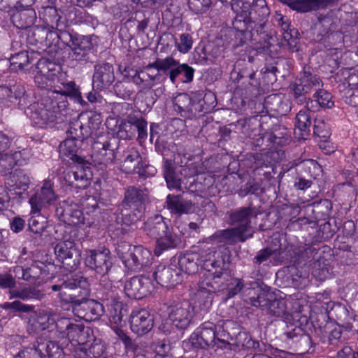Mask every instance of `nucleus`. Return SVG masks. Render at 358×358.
<instances>
[{"label":"nucleus","mask_w":358,"mask_h":358,"mask_svg":"<svg viewBox=\"0 0 358 358\" xmlns=\"http://www.w3.org/2000/svg\"><path fill=\"white\" fill-rule=\"evenodd\" d=\"M224 250L209 248L201 255V262H203L206 271L200 276L197 285L200 294L203 292L208 293L203 304L205 309H208L212 305L213 293L227 289V296L229 299L243 290L245 299H248V291L245 292V289L255 288L244 287L241 279L230 278L226 272H223L229 259L226 249Z\"/></svg>","instance_id":"f257e3e1"},{"label":"nucleus","mask_w":358,"mask_h":358,"mask_svg":"<svg viewBox=\"0 0 358 358\" xmlns=\"http://www.w3.org/2000/svg\"><path fill=\"white\" fill-rule=\"evenodd\" d=\"M57 96L54 93H47L37 102L30 104L25 110L33 123L40 127H53L62 121V111L67 107V103L64 96L59 98L62 100L55 99Z\"/></svg>","instance_id":"f03ea898"},{"label":"nucleus","mask_w":358,"mask_h":358,"mask_svg":"<svg viewBox=\"0 0 358 358\" xmlns=\"http://www.w3.org/2000/svg\"><path fill=\"white\" fill-rule=\"evenodd\" d=\"M144 231L148 236L156 240L154 252L157 256L161 255L165 250L176 248L180 243L178 235L173 232L164 217L159 214L145 222Z\"/></svg>","instance_id":"7ed1b4c3"},{"label":"nucleus","mask_w":358,"mask_h":358,"mask_svg":"<svg viewBox=\"0 0 358 358\" xmlns=\"http://www.w3.org/2000/svg\"><path fill=\"white\" fill-rule=\"evenodd\" d=\"M53 292H58V296L66 303L76 305L90 297V285L87 278L75 274L63 279L60 283L50 286Z\"/></svg>","instance_id":"20e7f679"},{"label":"nucleus","mask_w":358,"mask_h":358,"mask_svg":"<svg viewBox=\"0 0 358 358\" xmlns=\"http://www.w3.org/2000/svg\"><path fill=\"white\" fill-rule=\"evenodd\" d=\"M323 87L321 78L309 66H305L292 87L293 98L298 104H306V109L314 108V101L306 95Z\"/></svg>","instance_id":"39448f33"},{"label":"nucleus","mask_w":358,"mask_h":358,"mask_svg":"<svg viewBox=\"0 0 358 358\" xmlns=\"http://www.w3.org/2000/svg\"><path fill=\"white\" fill-rule=\"evenodd\" d=\"M256 288L245 289L248 291V299L245 301L253 306L259 307L263 310H267L271 315L280 317L285 314L286 306L285 302L276 297L273 292L263 290L257 282H252Z\"/></svg>","instance_id":"423d86ee"},{"label":"nucleus","mask_w":358,"mask_h":358,"mask_svg":"<svg viewBox=\"0 0 358 358\" xmlns=\"http://www.w3.org/2000/svg\"><path fill=\"white\" fill-rule=\"evenodd\" d=\"M270 15V10L265 0H253L248 6L247 9H243L233 21V27L237 31H245L252 29L253 22L267 21Z\"/></svg>","instance_id":"0eeeda50"},{"label":"nucleus","mask_w":358,"mask_h":358,"mask_svg":"<svg viewBox=\"0 0 358 358\" xmlns=\"http://www.w3.org/2000/svg\"><path fill=\"white\" fill-rule=\"evenodd\" d=\"M56 332L58 336L68 338L73 345L79 347L87 344L92 340V330L85 327L84 324H79L70 318L61 317L55 322Z\"/></svg>","instance_id":"6e6552de"},{"label":"nucleus","mask_w":358,"mask_h":358,"mask_svg":"<svg viewBox=\"0 0 358 358\" xmlns=\"http://www.w3.org/2000/svg\"><path fill=\"white\" fill-rule=\"evenodd\" d=\"M57 259L68 271L78 268L81 262V251L77 244L71 240L59 242L55 247Z\"/></svg>","instance_id":"1a4fd4ad"},{"label":"nucleus","mask_w":358,"mask_h":358,"mask_svg":"<svg viewBox=\"0 0 358 358\" xmlns=\"http://www.w3.org/2000/svg\"><path fill=\"white\" fill-rule=\"evenodd\" d=\"M156 64L164 73L169 75L172 83H176V78L179 75L184 76L185 79L182 80L183 83H190L193 80L194 69L187 64H180L172 57H166Z\"/></svg>","instance_id":"9d476101"},{"label":"nucleus","mask_w":358,"mask_h":358,"mask_svg":"<svg viewBox=\"0 0 358 358\" xmlns=\"http://www.w3.org/2000/svg\"><path fill=\"white\" fill-rule=\"evenodd\" d=\"M259 211L255 206L242 207L231 211L229 220L232 224H237L236 227L243 234L251 238L255 232L251 224L252 220L255 219Z\"/></svg>","instance_id":"9b49d317"},{"label":"nucleus","mask_w":358,"mask_h":358,"mask_svg":"<svg viewBox=\"0 0 358 358\" xmlns=\"http://www.w3.org/2000/svg\"><path fill=\"white\" fill-rule=\"evenodd\" d=\"M168 310L169 319L174 327L178 329H185L189 327L193 318L194 308L188 301L174 303Z\"/></svg>","instance_id":"f8f14e48"},{"label":"nucleus","mask_w":358,"mask_h":358,"mask_svg":"<svg viewBox=\"0 0 358 358\" xmlns=\"http://www.w3.org/2000/svg\"><path fill=\"white\" fill-rule=\"evenodd\" d=\"M85 264L87 267L96 273L104 275L112 266L110 250L108 249L87 250Z\"/></svg>","instance_id":"ddd939ff"},{"label":"nucleus","mask_w":358,"mask_h":358,"mask_svg":"<svg viewBox=\"0 0 358 358\" xmlns=\"http://www.w3.org/2000/svg\"><path fill=\"white\" fill-rule=\"evenodd\" d=\"M71 308L75 315L87 322L98 320L104 313L103 304L89 297L73 305Z\"/></svg>","instance_id":"4468645a"},{"label":"nucleus","mask_w":358,"mask_h":358,"mask_svg":"<svg viewBox=\"0 0 358 358\" xmlns=\"http://www.w3.org/2000/svg\"><path fill=\"white\" fill-rule=\"evenodd\" d=\"M115 80L113 66L108 62H100L94 66L92 86L94 90H102L108 87Z\"/></svg>","instance_id":"2eb2a0df"},{"label":"nucleus","mask_w":358,"mask_h":358,"mask_svg":"<svg viewBox=\"0 0 358 358\" xmlns=\"http://www.w3.org/2000/svg\"><path fill=\"white\" fill-rule=\"evenodd\" d=\"M131 330L138 336H143L150 332L154 326V317L145 309L132 311L129 320Z\"/></svg>","instance_id":"dca6fc26"},{"label":"nucleus","mask_w":358,"mask_h":358,"mask_svg":"<svg viewBox=\"0 0 358 358\" xmlns=\"http://www.w3.org/2000/svg\"><path fill=\"white\" fill-rule=\"evenodd\" d=\"M55 213L59 219L69 225L83 223L84 217L77 203L70 201H63L57 207Z\"/></svg>","instance_id":"f3484780"},{"label":"nucleus","mask_w":358,"mask_h":358,"mask_svg":"<svg viewBox=\"0 0 358 358\" xmlns=\"http://www.w3.org/2000/svg\"><path fill=\"white\" fill-rule=\"evenodd\" d=\"M56 199L57 196L54 192L52 185L50 182H45L41 190L29 199L31 212L39 213L43 208H46L52 205Z\"/></svg>","instance_id":"a211bd4d"},{"label":"nucleus","mask_w":358,"mask_h":358,"mask_svg":"<svg viewBox=\"0 0 358 358\" xmlns=\"http://www.w3.org/2000/svg\"><path fill=\"white\" fill-rule=\"evenodd\" d=\"M152 276L158 284L167 287H174L182 280L180 270L178 269L172 259L169 266L161 265L157 266L153 272Z\"/></svg>","instance_id":"6ab92c4d"},{"label":"nucleus","mask_w":358,"mask_h":358,"mask_svg":"<svg viewBox=\"0 0 358 358\" xmlns=\"http://www.w3.org/2000/svg\"><path fill=\"white\" fill-rule=\"evenodd\" d=\"M93 45L89 37L80 36L74 39L70 48L69 57L73 61L87 62L93 55Z\"/></svg>","instance_id":"aec40b11"},{"label":"nucleus","mask_w":358,"mask_h":358,"mask_svg":"<svg viewBox=\"0 0 358 358\" xmlns=\"http://www.w3.org/2000/svg\"><path fill=\"white\" fill-rule=\"evenodd\" d=\"M151 282L143 275L134 276L126 281L124 292L131 299H141L150 292Z\"/></svg>","instance_id":"412c9836"},{"label":"nucleus","mask_w":358,"mask_h":358,"mask_svg":"<svg viewBox=\"0 0 358 358\" xmlns=\"http://www.w3.org/2000/svg\"><path fill=\"white\" fill-rule=\"evenodd\" d=\"M152 259L151 252L148 250L138 245L133 248L129 258L124 264L131 271L138 272L149 266L151 264Z\"/></svg>","instance_id":"4be33fe9"},{"label":"nucleus","mask_w":358,"mask_h":358,"mask_svg":"<svg viewBox=\"0 0 358 358\" xmlns=\"http://www.w3.org/2000/svg\"><path fill=\"white\" fill-rule=\"evenodd\" d=\"M147 199L148 194L146 189H141L134 186H129L125 190L124 199L120 207L137 208L145 210V203Z\"/></svg>","instance_id":"5701e85b"},{"label":"nucleus","mask_w":358,"mask_h":358,"mask_svg":"<svg viewBox=\"0 0 358 358\" xmlns=\"http://www.w3.org/2000/svg\"><path fill=\"white\" fill-rule=\"evenodd\" d=\"M264 107L276 115H285L291 110L290 102L282 94H272L264 100Z\"/></svg>","instance_id":"b1692460"},{"label":"nucleus","mask_w":358,"mask_h":358,"mask_svg":"<svg viewBox=\"0 0 358 358\" xmlns=\"http://www.w3.org/2000/svg\"><path fill=\"white\" fill-rule=\"evenodd\" d=\"M288 344L292 345L300 353L308 350L311 345V337L308 334L299 327H295L292 331L285 333Z\"/></svg>","instance_id":"393cba45"},{"label":"nucleus","mask_w":358,"mask_h":358,"mask_svg":"<svg viewBox=\"0 0 358 358\" xmlns=\"http://www.w3.org/2000/svg\"><path fill=\"white\" fill-rule=\"evenodd\" d=\"M193 206L192 201L185 199L180 194H168L164 204L171 214L178 215L191 213Z\"/></svg>","instance_id":"a878e982"},{"label":"nucleus","mask_w":358,"mask_h":358,"mask_svg":"<svg viewBox=\"0 0 358 358\" xmlns=\"http://www.w3.org/2000/svg\"><path fill=\"white\" fill-rule=\"evenodd\" d=\"M10 16L14 26L21 29L31 27L36 19V12L31 8L14 9Z\"/></svg>","instance_id":"bb28decb"},{"label":"nucleus","mask_w":358,"mask_h":358,"mask_svg":"<svg viewBox=\"0 0 358 358\" xmlns=\"http://www.w3.org/2000/svg\"><path fill=\"white\" fill-rule=\"evenodd\" d=\"M82 141H78L74 138L68 137L60 144V153L64 156L69 157L73 163L85 162V159L82 156L80 145Z\"/></svg>","instance_id":"cd10ccee"},{"label":"nucleus","mask_w":358,"mask_h":358,"mask_svg":"<svg viewBox=\"0 0 358 358\" xmlns=\"http://www.w3.org/2000/svg\"><path fill=\"white\" fill-rule=\"evenodd\" d=\"M29 178L23 170L17 169L11 173L6 182L10 187V191H14L15 194L21 196L29 187Z\"/></svg>","instance_id":"c85d7f7f"},{"label":"nucleus","mask_w":358,"mask_h":358,"mask_svg":"<svg viewBox=\"0 0 358 358\" xmlns=\"http://www.w3.org/2000/svg\"><path fill=\"white\" fill-rule=\"evenodd\" d=\"M49 93H54L55 96H57L55 99L58 101V100H61L59 96H64L65 97V101L68 103L67 96L72 99L76 102H78L82 106L86 104V102L83 100L82 97V93L80 91V87L78 86L74 82H69L66 83H62V87L59 90H54L50 91Z\"/></svg>","instance_id":"c756f323"},{"label":"nucleus","mask_w":358,"mask_h":358,"mask_svg":"<svg viewBox=\"0 0 358 358\" xmlns=\"http://www.w3.org/2000/svg\"><path fill=\"white\" fill-rule=\"evenodd\" d=\"M10 299L17 298L26 301H40L45 296V293L34 286H27L21 289H10Z\"/></svg>","instance_id":"7c9ffc66"},{"label":"nucleus","mask_w":358,"mask_h":358,"mask_svg":"<svg viewBox=\"0 0 358 358\" xmlns=\"http://www.w3.org/2000/svg\"><path fill=\"white\" fill-rule=\"evenodd\" d=\"M334 2V0H293L292 9L298 13H308L326 8Z\"/></svg>","instance_id":"2f4dec72"},{"label":"nucleus","mask_w":358,"mask_h":358,"mask_svg":"<svg viewBox=\"0 0 358 358\" xmlns=\"http://www.w3.org/2000/svg\"><path fill=\"white\" fill-rule=\"evenodd\" d=\"M198 259L199 255L195 253H187L172 258L173 262L176 264V266H179L178 269L180 270V273L184 271L189 275L194 274L198 271Z\"/></svg>","instance_id":"473e14b6"},{"label":"nucleus","mask_w":358,"mask_h":358,"mask_svg":"<svg viewBox=\"0 0 358 358\" xmlns=\"http://www.w3.org/2000/svg\"><path fill=\"white\" fill-rule=\"evenodd\" d=\"M105 351L104 345L100 340H94L88 348L82 346L74 350L75 358H99Z\"/></svg>","instance_id":"72a5a7b5"},{"label":"nucleus","mask_w":358,"mask_h":358,"mask_svg":"<svg viewBox=\"0 0 358 358\" xmlns=\"http://www.w3.org/2000/svg\"><path fill=\"white\" fill-rule=\"evenodd\" d=\"M213 238L220 239V243H235L236 242H244L249 237L239 230L236 227L224 230L217 231L213 236Z\"/></svg>","instance_id":"f704fd0d"},{"label":"nucleus","mask_w":358,"mask_h":358,"mask_svg":"<svg viewBox=\"0 0 358 358\" xmlns=\"http://www.w3.org/2000/svg\"><path fill=\"white\" fill-rule=\"evenodd\" d=\"M75 164L73 169L75 180L77 181L76 189H85L90 184L92 172L86 160L85 162Z\"/></svg>","instance_id":"c9c22d12"},{"label":"nucleus","mask_w":358,"mask_h":358,"mask_svg":"<svg viewBox=\"0 0 358 358\" xmlns=\"http://www.w3.org/2000/svg\"><path fill=\"white\" fill-rule=\"evenodd\" d=\"M94 149L96 150L94 154V157L101 165L106 166L108 164L112 163L115 159L114 149L111 148L110 143L108 141L103 143H96Z\"/></svg>","instance_id":"e433bc0d"},{"label":"nucleus","mask_w":358,"mask_h":358,"mask_svg":"<svg viewBox=\"0 0 358 358\" xmlns=\"http://www.w3.org/2000/svg\"><path fill=\"white\" fill-rule=\"evenodd\" d=\"M164 176L169 189H181V179L176 171V167L171 160L165 159L163 164Z\"/></svg>","instance_id":"4c0bfd02"},{"label":"nucleus","mask_w":358,"mask_h":358,"mask_svg":"<svg viewBox=\"0 0 358 358\" xmlns=\"http://www.w3.org/2000/svg\"><path fill=\"white\" fill-rule=\"evenodd\" d=\"M38 346L40 348V351L43 355V358H63L64 349L56 341H37Z\"/></svg>","instance_id":"58836bf2"},{"label":"nucleus","mask_w":358,"mask_h":358,"mask_svg":"<svg viewBox=\"0 0 358 358\" xmlns=\"http://www.w3.org/2000/svg\"><path fill=\"white\" fill-rule=\"evenodd\" d=\"M90 135V129L85 127L83 122L78 118L71 122L67 131V136L74 138L78 141H83Z\"/></svg>","instance_id":"ea45409f"},{"label":"nucleus","mask_w":358,"mask_h":358,"mask_svg":"<svg viewBox=\"0 0 358 358\" xmlns=\"http://www.w3.org/2000/svg\"><path fill=\"white\" fill-rule=\"evenodd\" d=\"M55 35V32L50 31L45 27H33L31 34L29 35L30 41L36 45L41 44L48 46L50 44V38Z\"/></svg>","instance_id":"a19ab883"},{"label":"nucleus","mask_w":358,"mask_h":358,"mask_svg":"<svg viewBox=\"0 0 358 358\" xmlns=\"http://www.w3.org/2000/svg\"><path fill=\"white\" fill-rule=\"evenodd\" d=\"M43 20L52 29L61 31L65 27L64 22L62 20V16L59 15L57 9L54 7L45 8Z\"/></svg>","instance_id":"79ce46f5"},{"label":"nucleus","mask_w":358,"mask_h":358,"mask_svg":"<svg viewBox=\"0 0 358 358\" xmlns=\"http://www.w3.org/2000/svg\"><path fill=\"white\" fill-rule=\"evenodd\" d=\"M311 125V117L307 110H301L296 116V129L295 134H297L296 129L301 134H299V138H305V136H308L310 131V127Z\"/></svg>","instance_id":"37998d69"},{"label":"nucleus","mask_w":358,"mask_h":358,"mask_svg":"<svg viewBox=\"0 0 358 358\" xmlns=\"http://www.w3.org/2000/svg\"><path fill=\"white\" fill-rule=\"evenodd\" d=\"M124 156V159L122 162V168L127 173H131L139 168L141 157L136 150L132 148L127 151Z\"/></svg>","instance_id":"c03bdc74"},{"label":"nucleus","mask_w":358,"mask_h":358,"mask_svg":"<svg viewBox=\"0 0 358 358\" xmlns=\"http://www.w3.org/2000/svg\"><path fill=\"white\" fill-rule=\"evenodd\" d=\"M314 108L307 109V110H315L318 106L321 108H331L334 106V102L332 101L331 94L327 90L320 88L314 92Z\"/></svg>","instance_id":"a18cd8bd"},{"label":"nucleus","mask_w":358,"mask_h":358,"mask_svg":"<svg viewBox=\"0 0 358 358\" xmlns=\"http://www.w3.org/2000/svg\"><path fill=\"white\" fill-rule=\"evenodd\" d=\"M119 210L122 215V222L126 225H131L142 218L145 210L137 208L121 207Z\"/></svg>","instance_id":"49530a36"},{"label":"nucleus","mask_w":358,"mask_h":358,"mask_svg":"<svg viewBox=\"0 0 358 358\" xmlns=\"http://www.w3.org/2000/svg\"><path fill=\"white\" fill-rule=\"evenodd\" d=\"M201 334L203 340L208 343V346H214L215 343V325L210 322L203 323L197 330Z\"/></svg>","instance_id":"de8ad7c7"},{"label":"nucleus","mask_w":358,"mask_h":358,"mask_svg":"<svg viewBox=\"0 0 358 358\" xmlns=\"http://www.w3.org/2000/svg\"><path fill=\"white\" fill-rule=\"evenodd\" d=\"M30 62L27 51H20L11 55L10 58V68L11 71L23 70Z\"/></svg>","instance_id":"09e8293b"},{"label":"nucleus","mask_w":358,"mask_h":358,"mask_svg":"<svg viewBox=\"0 0 358 358\" xmlns=\"http://www.w3.org/2000/svg\"><path fill=\"white\" fill-rule=\"evenodd\" d=\"M101 292V299L109 301L110 303L120 301V294H122V291L111 282H107L104 285Z\"/></svg>","instance_id":"8fccbe9b"},{"label":"nucleus","mask_w":358,"mask_h":358,"mask_svg":"<svg viewBox=\"0 0 358 358\" xmlns=\"http://www.w3.org/2000/svg\"><path fill=\"white\" fill-rule=\"evenodd\" d=\"M112 306V310L110 315V322L115 324H122L123 317L126 315V309L124 308V303L119 301L110 303Z\"/></svg>","instance_id":"3c124183"},{"label":"nucleus","mask_w":358,"mask_h":358,"mask_svg":"<svg viewBox=\"0 0 358 358\" xmlns=\"http://www.w3.org/2000/svg\"><path fill=\"white\" fill-rule=\"evenodd\" d=\"M136 117H129L127 120H122L118 129V134L122 138H132L135 136Z\"/></svg>","instance_id":"603ef678"},{"label":"nucleus","mask_w":358,"mask_h":358,"mask_svg":"<svg viewBox=\"0 0 358 358\" xmlns=\"http://www.w3.org/2000/svg\"><path fill=\"white\" fill-rule=\"evenodd\" d=\"M13 358H43V355L36 341L32 347L24 348Z\"/></svg>","instance_id":"864d4df0"},{"label":"nucleus","mask_w":358,"mask_h":358,"mask_svg":"<svg viewBox=\"0 0 358 358\" xmlns=\"http://www.w3.org/2000/svg\"><path fill=\"white\" fill-rule=\"evenodd\" d=\"M136 247V246L131 245L129 243L126 241H121L117 243L116 252L124 264L127 262L128 258H129V256L133 251V248H135Z\"/></svg>","instance_id":"5fc2aeb1"},{"label":"nucleus","mask_w":358,"mask_h":358,"mask_svg":"<svg viewBox=\"0 0 358 358\" xmlns=\"http://www.w3.org/2000/svg\"><path fill=\"white\" fill-rule=\"evenodd\" d=\"M212 3L213 0H188L189 8L195 13H206Z\"/></svg>","instance_id":"6e6d98bb"},{"label":"nucleus","mask_w":358,"mask_h":358,"mask_svg":"<svg viewBox=\"0 0 358 358\" xmlns=\"http://www.w3.org/2000/svg\"><path fill=\"white\" fill-rule=\"evenodd\" d=\"M45 227L46 222L40 215L32 216L29 220V229L34 234H42Z\"/></svg>","instance_id":"4d7b16f0"},{"label":"nucleus","mask_w":358,"mask_h":358,"mask_svg":"<svg viewBox=\"0 0 358 358\" xmlns=\"http://www.w3.org/2000/svg\"><path fill=\"white\" fill-rule=\"evenodd\" d=\"M117 334L123 343L127 352H132L135 355L138 350H140L138 343L127 336L122 330L118 329L117 331Z\"/></svg>","instance_id":"13d9d810"},{"label":"nucleus","mask_w":358,"mask_h":358,"mask_svg":"<svg viewBox=\"0 0 358 358\" xmlns=\"http://www.w3.org/2000/svg\"><path fill=\"white\" fill-rule=\"evenodd\" d=\"M267 21H258L253 22L254 27L252 29H249L245 31H239L241 33L245 38H250L251 40H255L254 38L255 34L257 35H261L265 34V25Z\"/></svg>","instance_id":"bf43d9fd"},{"label":"nucleus","mask_w":358,"mask_h":358,"mask_svg":"<svg viewBox=\"0 0 358 358\" xmlns=\"http://www.w3.org/2000/svg\"><path fill=\"white\" fill-rule=\"evenodd\" d=\"M175 43L180 52L187 53L192 48L193 41L190 34L184 33L180 36V41L178 42L175 39Z\"/></svg>","instance_id":"052dcab7"},{"label":"nucleus","mask_w":358,"mask_h":358,"mask_svg":"<svg viewBox=\"0 0 358 358\" xmlns=\"http://www.w3.org/2000/svg\"><path fill=\"white\" fill-rule=\"evenodd\" d=\"M163 59H157L155 62L145 66V69L147 71V75L150 81L154 82L160 79L161 75L159 71H162V69H160L156 64L159 61H162Z\"/></svg>","instance_id":"680f3d73"},{"label":"nucleus","mask_w":358,"mask_h":358,"mask_svg":"<svg viewBox=\"0 0 358 358\" xmlns=\"http://www.w3.org/2000/svg\"><path fill=\"white\" fill-rule=\"evenodd\" d=\"M10 88L13 90V102L14 100H19V105L24 108L27 104V95L25 94L24 86L15 85Z\"/></svg>","instance_id":"e2e57ef3"},{"label":"nucleus","mask_w":358,"mask_h":358,"mask_svg":"<svg viewBox=\"0 0 358 358\" xmlns=\"http://www.w3.org/2000/svg\"><path fill=\"white\" fill-rule=\"evenodd\" d=\"M191 103L192 99L188 94H180L175 100V110L180 112L189 110Z\"/></svg>","instance_id":"0e129e2a"},{"label":"nucleus","mask_w":358,"mask_h":358,"mask_svg":"<svg viewBox=\"0 0 358 358\" xmlns=\"http://www.w3.org/2000/svg\"><path fill=\"white\" fill-rule=\"evenodd\" d=\"M54 66L55 64L48 59L43 58L38 62L36 68L41 76L48 78L50 76V72L55 71Z\"/></svg>","instance_id":"69168bd1"},{"label":"nucleus","mask_w":358,"mask_h":358,"mask_svg":"<svg viewBox=\"0 0 358 358\" xmlns=\"http://www.w3.org/2000/svg\"><path fill=\"white\" fill-rule=\"evenodd\" d=\"M237 345L248 348H256L259 346V343L252 341L251 337L245 332H240L237 336Z\"/></svg>","instance_id":"338daca9"},{"label":"nucleus","mask_w":358,"mask_h":358,"mask_svg":"<svg viewBox=\"0 0 358 358\" xmlns=\"http://www.w3.org/2000/svg\"><path fill=\"white\" fill-rule=\"evenodd\" d=\"M130 85L127 82H117L114 86L115 93L120 98L126 99L131 94Z\"/></svg>","instance_id":"774afa93"}]
</instances>
